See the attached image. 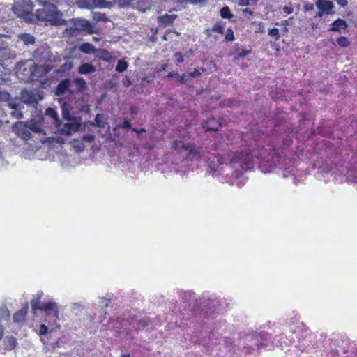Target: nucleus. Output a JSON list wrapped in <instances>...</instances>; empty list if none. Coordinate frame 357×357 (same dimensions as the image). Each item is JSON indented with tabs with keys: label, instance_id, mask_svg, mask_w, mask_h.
<instances>
[{
	"label": "nucleus",
	"instance_id": "f257e3e1",
	"mask_svg": "<svg viewBox=\"0 0 357 357\" xmlns=\"http://www.w3.org/2000/svg\"><path fill=\"white\" fill-rule=\"evenodd\" d=\"M254 158L261 159L264 162H269V158H266V151H261L259 153L253 151L250 153H231L224 158L219 155H213V158H208V167L211 173L213 174L216 172L217 167L219 165L225 163L235 169L234 174L236 177H239L242 172L238 170V168H241L242 171L250 169L251 162Z\"/></svg>",
	"mask_w": 357,
	"mask_h": 357
},
{
	"label": "nucleus",
	"instance_id": "f03ea898",
	"mask_svg": "<svg viewBox=\"0 0 357 357\" xmlns=\"http://www.w3.org/2000/svg\"><path fill=\"white\" fill-rule=\"evenodd\" d=\"M35 3L42 6L36 10V17L39 21L48 22L54 26L67 24V21L61 17L62 12L56 7L54 0H35Z\"/></svg>",
	"mask_w": 357,
	"mask_h": 357
},
{
	"label": "nucleus",
	"instance_id": "7ed1b4c3",
	"mask_svg": "<svg viewBox=\"0 0 357 357\" xmlns=\"http://www.w3.org/2000/svg\"><path fill=\"white\" fill-rule=\"evenodd\" d=\"M173 148L179 153L183 158L190 160H198L201 158L206 159L203 150L195 145H187L183 141H176Z\"/></svg>",
	"mask_w": 357,
	"mask_h": 357
},
{
	"label": "nucleus",
	"instance_id": "20e7f679",
	"mask_svg": "<svg viewBox=\"0 0 357 357\" xmlns=\"http://www.w3.org/2000/svg\"><path fill=\"white\" fill-rule=\"evenodd\" d=\"M34 5L31 0H22L21 1L15 2L13 7V13L18 17L24 20H31V13L33 9Z\"/></svg>",
	"mask_w": 357,
	"mask_h": 357
},
{
	"label": "nucleus",
	"instance_id": "39448f33",
	"mask_svg": "<svg viewBox=\"0 0 357 357\" xmlns=\"http://www.w3.org/2000/svg\"><path fill=\"white\" fill-rule=\"evenodd\" d=\"M70 22L75 26V29H77L78 33H97L100 29L97 23L90 22L84 18H72L70 20Z\"/></svg>",
	"mask_w": 357,
	"mask_h": 357
},
{
	"label": "nucleus",
	"instance_id": "423d86ee",
	"mask_svg": "<svg viewBox=\"0 0 357 357\" xmlns=\"http://www.w3.org/2000/svg\"><path fill=\"white\" fill-rule=\"evenodd\" d=\"M43 99V92L38 89H25L21 92L20 101L22 104L29 105L36 107L39 100Z\"/></svg>",
	"mask_w": 357,
	"mask_h": 357
},
{
	"label": "nucleus",
	"instance_id": "0eeeda50",
	"mask_svg": "<svg viewBox=\"0 0 357 357\" xmlns=\"http://www.w3.org/2000/svg\"><path fill=\"white\" fill-rule=\"evenodd\" d=\"M81 127V119L79 117H73L71 120H68L66 123L61 121L57 125L58 131L64 135L70 136L77 132Z\"/></svg>",
	"mask_w": 357,
	"mask_h": 357
},
{
	"label": "nucleus",
	"instance_id": "6e6552de",
	"mask_svg": "<svg viewBox=\"0 0 357 357\" xmlns=\"http://www.w3.org/2000/svg\"><path fill=\"white\" fill-rule=\"evenodd\" d=\"M17 75L22 79H29L33 74V63L31 61L18 63L16 67Z\"/></svg>",
	"mask_w": 357,
	"mask_h": 357
},
{
	"label": "nucleus",
	"instance_id": "1a4fd4ad",
	"mask_svg": "<svg viewBox=\"0 0 357 357\" xmlns=\"http://www.w3.org/2000/svg\"><path fill=\"white\" fill-rule=\"evenodd\" d=\"M71 82L69 79H64L60 81L56 86L54 94L55 96L61 98L65 96H73L74 93L70 89Z\"/></svg>",
	"mask_w": 357,
	"mask_h": 357
},
{
	"label": "nucleus",
	"instance_id": "9d476101",
	"mask_svg": "<svg viewBox=\"0 0 357 357\" xmlns=\"http://www.w3.org/2000/svg\"><path fill=\"white\" fill-rule=\"evenodd\" d=\"M51 52L48 48L40 47L37 48L33 54V60L39 65L45 63L50 59Z\"/></svg>",
	"mask_w": 357,
	"mask_h": 357
},
{
	"label": "nucleus",
	"instance_id": "9b49d317",
	"mask_svg": "<svg viewBox=\"0 0 357 357\" xmlns=\"http://www.w3.org/2000/svg\"><path fill=\"white\" fill-rule=\"evenodd\" d=\"M13 130L17 136L24 140H28L31 138V133L29 131V126L24 121H17L13 125Z\"/></svg>",
	"mask_w": 357,
	"mask_h": 357
},
{
	"label": "nucleus",
	"instance_id": "f8f14e48",
	"mask_svg": "<svg viewBox=\"0 0 357 357\" xmlns=\"http://www.w3.org/2000/svg\"><path fill=\"white\" fill-rule=\"evenodd\" d=\"M69 308L73 317L76 319L81 320L88 314V311L85 306L79 303H70Z\"/></svg>",
	"mask_w": 357,
	"mask_h": 357
},
{
	"label": "nucleus",
	"instance_id": "ddd939ff",
	"mask_svg": "<svg viewBox=\"0 0 357 357\" xmlns=\"http://www.w3.org/2000/svg\"><path fill=\"white\" fill-rule=\"evenodd\" d=\"M8 105L13 109L10 114L13 117L20 119L24 117L23 109H24V105L19 102L16 100H12L8 102Z\"/></svg>",
	"mask_w": 357,
	"mask_h": 357
},
{
	"label": "nucleus",
	"instance_id": "4468645a",
	"mask_svg": "<svg viewBox=\"0 0 357 357\" xmlns=\"http://www.w3.org/2000/svg\"><path fill=\"white\" fill-rule=\"evenodd\" d=\"M78 50L86 54L93 53H102L107 55V51L105 50L96 48V47L90 43H83L78 46Z\"/></svg>",
	"mask_w": 357,
	"mask_h": 357
},
{
	"label": "nucleus",
	"instance_id": "2eb2a0df",
	"mask_svg": "<svg viewBox=\"0 0 357 357\" xmlns=\"http://www.w3.org/2000/svg\"><path fill=\"white\" fill-rule=\"evenodd\" d=\"M315 6L318 10H321L322 13L326 15H330L334 13L333 8L334 5L332 1L329 0H317Z\"/></svg>",
	"mask_w": 357,
	"mask_h": 357
},
{
	"label": "nucleus",
	"instance_id": "dca6fc26",
	"mask_svg": "<svg viewBox=\"0 0 357 357\" xmlns=\"http://www.w3.org/2000/svg\"><path fill=\"white\" fill-rule=\"evenodd\" d=\"M41 311H44L46 313H49L52 311L54 312L55 318L57 319H59V305L58 303L54 301H50L47 302L43 305Z\"/></svg>",
	"mask_w": 357,
	"mask_h": 357
},
{
	"label": "nucleus",
	"instance_id": "f3484780",
	"mask_svg": "<svg viewBox=\"0 0 357 357\" xmlns=\"http://www.w3.org/2000/svg\"><path fill=\"white\" fill-rule=\"evenodd\" d=\"M43 119L42 116H38L37 120L31 119V121H26V124L29 126V129L30 132L34 133H40L42 132V128L40 126V122Z\"/></svg>",
	"mask_w": 357,
	"mask_h": 357
},
{
	"label": "nucleus",
	"instance_id": "a211bd4d",
	"mask_svg": "<svg viewBox=\"0 0 357 357\" xmlns=\"http://www.w3.org/2000/svg\"><path fill=\"white\" fill-rule=\"evenodd\" d=\"M96 71V67L91 63H82L77 69V72L81 75H88Z\"/></svg>",
	"mask_w": 357,
	"mask_h": 357
},
{
	"label": "nucleus",
	"instance_id": "6ab92c4d",
	"mask_svg": "<svg viewBox=\"0 0 357 357\" xmlns=\"http://www.w3.org/2000/svg\"><path fill=\"white\" fill-rule=\"evenodd\" d=\"M176 17V15L175 14H165L162 16L158 17V22L165 27L173 24Z\"/></svg>",
	"mask_w": 357,
	"mask_h": 357
},
{
	"label": "nucleus",
	"instance_id": "aec40b11",
	"mask_svg": "<svg viewBox=\"0 0 357 357\" xmlns=\"http://www.w3.org/2000/svg\"><path fill=\"white\" fill-rule=\"evenodd\" d=\"M43 296V292L40 291H38L34 298L31 301V305L33 312L35 313L36 310H41L43 305H40V300Z\"/></svg>",
	"mask_w": 357,
	"mask_h": 357
},
{
	"label": "nucleus",
	"instance_id": "412c9836",
	"mask_svg": "<svg viewBox=\"0 0 357 357\" xmlns=\"http://www.w3.org/2000/svg\"><path fill=\"white\" fill-rule=\"evenodd\" d=\"M347 27V22L340 18H338L330 24L329 31H340L341 29H345Z\"/></svg>",
	"mask_w": 357,
	"mask_h": 357
},
{
	"label": "nucleus",
	"instance_id": "4be33fe9",
	"mask_svg": "<svg viewBox=\"0 0 357 357\" xmlns=\"http://www.w3.org/2000/svg\"><path fill=\"white\" fill-rule=\"evenodd\" d=\"M27 308H28V303H26V307L24 309H22L17 312H15L13 315V321L16 323H19L24 320L26 314H27Z\"/></svg>",
	"mask_w": 357,
	"mask_h": 357
},
{
	"label": "nucleus",
	"instance_id": "5701e85b",
	"mask_svg": "<svg viewBox=\"0 0 357 357\" xmlns=\"http://www.w3.org/2000/svg\"><path fill=\"white\" fill-rule=\"evenodd\" d=\"M17 344L16 339L13 336H6L3 340V345L6 349L12 350Z\"/></svg>",
	"mask_w": 357,
	"mask_h": 357
},
{
	"label": "nucleus",
	"instance_id": "b1692460",
	"mask_svg": "<svg viewBox=\"0 0 357 357\" xmlns=\"http://www.w3.org/2000/svg\"><path fill=\"white\" fill-rule=\"evenodd\" d=\"M59 100L61 103V108L62 111V116L64 119L66 121L71 120L73 117L70 116L69 110H68V105L66 101H64L63 102H61V99L59 98Z\"/></svg>",
	"mask_w": 357,
	"mask_h": 357
},
{
	"label": "nucleus",
	"instance_id": "393cba45",
	"mask_svg": "<svg viewBox=\"0 0 357 357\" xmlns=\"http://www.w3.org/2000/svg\"><path fill=\"white\" fill-rule=\"evenodd\" d=\"M19 38L24 45H33L35 43V37L29 33L21 34Z\"/></svg>",
	"mask_w": 357,
	"mask_h": 357
},
{
	"label": "nucleus",
	"instance_id": "a878e982",
	"mask_svg": "<svg viewBox=\"0 0 357 357\" xmlns=\"http://www.w3.org/2000/svg\"><path fill=\"white\" fill-rule=\"evenodd\" d=\"M45 115L52 118L54 119L55 123L56 124V126L61 121V120L59 119V118L58 116L57 112L56 111L55 109H54L52 107H48L45 110Z\"/></svg>",
	"mask_w": 357,
	"mask_h": 357
},
{
	"label": "nucleus",
	"instance_id": "bb28decb",
	"mask_svg": "<svg viewBox=\"0 0 357 357\" xmlns=\"http://www.w3.org/2000/svg\"><path fill=\"white\" fill-rule=\"evenodd\" d=\"M74 84L78 91H83L86 87V82L82 77H77L74 79Z\"/></svg>",
	"mask_w": 357,
	"mask_h": 357
},
{
	"label": "nucleus",
	"instance_id": "cd10ccee",
	"mask_svg": "<svg viewBox=\"0 0 357 357\" xmlns=\"http://www.w3.org/2000/svg\"><path fill=\"white\" fill-rule=\"evenodd\" d=\"M208 125L207 126H204L208 130H218V128L221 126V123L218 122L215 119H211L207 123Z\"/></svg>",
	"mask_w": 357,
	"mask_h": 357
},
{
	"label": "nucleus",
	"instance_id": "c85d7f7f",
	"mask_svg": "<svg viewBox=\"0 0 357 357\" xmlns=\"http://www.w3.org/2000/svg\"><path fill=\"white\" fill-rule=\"evenodd\" d=\"M220 15L222 18L231 19L233 15L231 13L230 9L228 6H224L220 9Z\"/></svg>",
	"mask_w": 357,
	"mask_h": 357
},
{
	"label": "nucleus",
	"instance_id": "c756f323",
	"mask_svg": "<svg viewBox=\"0 0 357 357\" xmlns=\"http://www.w3.org/2000/svg\"><path fill=\"white\" fill-rule=\"evenodd\" d=\"M128 64L123 60H119L116 66V70L119 73H123L128 68Z\"/></svg>",
	"mask_w": 357,
	"mask_h": 357
},
{
	"label": "nucleus",
	"instance_id": "7c9ffc66",
	"mask_svg": "<svg viewBox=\"0 0 357 357\" xmlns=\"http://www.w3.org/2000/svg\"><path fill=\"white\" fill-rule=\"evenodd\" d=\"M104 115L102 114H97L95 117V122L92 123V125L99 128L104 127V123H102Z\"/></svg>",
	"mask_w": 357,
	"mask_h": 357
},
{
	"label": "nucleus",
	"instance_id": "2f4dec72",
	"mask_svg": "<svg viewBox=\"0 0 357 357\" xmlns=\"http://www.w3.org/2000/svg\"><path fill=\"white\" fill-rule=\"evenodd\" d=\"M92 17L96 22L106 21L107 17L104 13L100 12H92Z\"/></svg>",
	"mask_w": 357,
	"mask_h": 357
},
{
	"label": "nucleus",
	"instance_id": "473e14b6",
	"mask_svg": "<svg viewBox=\"0 0 357 357\" xmlns=\"http://www.w3.org/2000/svg\"><path fill=\"white\" fill-rule=\"evenodd\" d=\"M337 43L342 47H346L349 45V43L347 40V38L344 36H340L339 37L337 40H336Z\"/></svg>",
	"mask_w": 357,
	"mask_h": 357
},
{
	"label": "nucleus",
	"instance_id": "72a5a7b5",
	"mask_svg": "<svg viewBox=\"0 0 357 357\" xmlns=\"http://www.w3.org/2000/svg\"><path fill=\"white\" fill-rule=\"evenodd\" d=\"M109 299L105 297H99L98 298V305L101 307H106L108 306Z\"/></svg>",
	"mask_w": 357,
	"mask_h": 357
},
{
	"label": "nucleus",
	"instance_id": "f704fd0d",
	"mask_svg": "<svg viewBox=\"0 0 357 357\" xmlns=\"http://www.w3.org/2000/svg\"><path fill=\"white\" fill-rule=\"evenodd\" d=\"M268 36L273 37L275 40H278L280 38L279 29L278 28H272L268 30Z\"/></svg>",
	"mask_w": 357,
	"mask_h": 357
},
{
	"label": "nucleus",
	"instance_id": "c9c22d12",
	"mask_svg": "<svg viewBox=\"0 0 357 357\" xmlns=\"http://www.w3.org/2000/svg\"><path fill=\"white\" fill-rule=\"evenodd\" d=\"M65 33L70 36H75L79 33L77 29H75V26L73 25L71 27L67 28Z\"/></svg>",
	"mask_w": 357,
	"mask_h": 357
},
{
	"label": "nucleus",
	"instance_id": "e433bc0d",
	"mask_svg": "<svg viewBox=\"0 0 357 357\" xmlns=\"http://www.w3.org/2000/svg\"><path fill=\"white\" fill-rule=\"evenodd\" d=\"M225 40L227 41H233L234 40V33L231 29H227Z\"/></svg>",
	"mask_w": 357,
	"mask_h": 357
},
{
	"label": "nucleus",
	"instance_id": "4c0bfd02",
	"mask_svg": "<svg viewBox=\"0 0 357 357\" xmlns=\"http://www.w3.org/2000/svg\"><path fill=\"white\" fill-rule=\"evenodd\" d=\"M98 54L96 55V57L98 58L99 59L105 61H109V53L108 52H107V55L102 54V53H98Z\"/></svg>",
	"mask_w": 357,
	"mask_h": 357
},
{
	"label": "nucleus",
	"instance_id": "58836bf2",
	"mask_svg": "<svg viewBox=\"0 0 357 357\" xmlns=\"http://www.w3.org/2000/svg\"><path fill=\"white\" fill-rule=\"evenodd\" d=\"M122 84L125 87H129L131 85V81L127 76L123 78Z\"/></svg>",
	"mask_w": 357,
	"mask_h": 357
},
{
	"label": "nucleus",
	"instance_id": "ea45409f",
	"mask_svg": "<svg viewBox=\"0 0 357 357\" xmlns=\"http://www.w3.org/2000/svg\"><path fill=\"white\" fill-rule=\"evenodd\" d=\"M213 30L214 31L218 32V33H222L223 31H224V28H223V26L222 25L215 24L213 26Z\"/></svg>",
	"mask_w": 357,
	"mask_h": 357
},
{
	"label": "nucleus",
	"instance_id": "a19ab883",
	"mask_svg": "<svg viewBox=\"0 0 357 357\" xmlns=\"http://www.w3.org/2000/svg\"><path fill=\"white\" fill-rule=\"evenodd\" d=\"M200 75H201V73H200V72H199V70L198 69H197V68H195V69L193 70V71H192V72H190V73H189L188 74V75L189 77H197V76H199Z\"/></svg>",
	"mask_w": 357,
	"mask_h": 357
},
{
	"label": "nucleus",
	"instance_id": "79ce46f5",
	"mask_svg": "<svg viewBox=\"0 0 357 357\" xmlns=\"http://www.w3.org/2000/svg\"><path fill=\"white\" fill-rule=\"evenodd\" d=\"M47 330H48L47 327L44 324H42L40 326L39 333L42 335H45L47 333Z\"/></svg>",
	"mask_w": 357,
	"mask_h": 357
},
{
	"label": "nucleus",
	"instance_id": "37998d69",
	"mask_svg": "<svg viewBox=\"0 0 357 357\" xmlns=\"http://www.w3.org/2000/svg\"><path fill=\"white\" fill-rule=\"evenodd\" d=\"M121 127L124 129L130 128L131 127V123H130V121H128V119H125L122 122Z\"/></svg>",
	"mask_w": 357,
	"mask_h": 357
},
{
	"label": "nucleus",
	"instance_id": "c03bdc74",
	"mask_svg": "<svg viewBox=\"0 0 357 357\" xmlns=\"http://www.w3.org/2000/svg\"><path fill=\"white\" fill-rule=\"evenodd\" d=\"M282 10L287 15L291 14L293 12V9L290 6H284L282 8Z\"/></svg>",
	"mask_w": 357,
	"mask_h": 357
},
{
	"label": "nucleus",
	"instance_id": "a18cd8bd",
	"mask_svg": "<svg viewBox=\"0 0 357 357\" xmlns=\"http://www.w3.org/2000/svg\"><path fill=\"white\" fill-rule=\"evenodd\" d=\"M189 77L188 75L183 74L179 77L178 82L180 84H185L186 82V77Z\"/></svg>",
	"mask_w": 357,
	"mask_h": 357
},
{
	"label": "nucleus",
	"instance_id": "49530a36",
	"mask_svg": "<svg viewBox=\"0 0 357 357\" xmlns=\"http://www.w3.org/2000/svg\"><path fill=\"white\" fill-rule=\"evenodd\" d=\"M95 139V137L91 135H86L84 136L83 139L88 142H92Z\"/></svg>",
	"mask_w": 357,
	"mask_h": 357
},
{
	"label": "nucleus",
	"instance_id": "de8ad7c7",
	"mask_svg": "<svg viewBox=\"0 0 357 357\" xmlns=\"http://www.w3.org/2000/svg\"><path fill=\"white\" fill-rule=\"evenodd\" d=\"M314 9V5L312 3H307L305 5V10L309 11Z\"/></svg>",
	"mask_w": 357,
	"mask_h": 357
},
{
	"label": "nucleus",
	"instance_id": "09e8293b",
	"mask_svg": "<svg viewBox=\"0 0 357 357\" xmlns=\"http://www.w3.org/2000/svg\"><path fill=\"white\" fill-rule=\"evenodd\" d=\"M249 53L248 51H245V50H243L241 51L239 54H238V57L239 59H243Z\"/></svg>",
	"mask_w": 357,
	"mask_h": 357
},
{
	"label": "nucleus",
	"instance_id": "8fccbe9b",
	"mask_svg": "<svg viewBox=\"0 0 357 357\" xmlns=\"http://www.w3.org/2000/svg\"><path fill=\"white\" fill-rule=\"evenodd\" d=\"M187 1H189L190 3H191L192 4H197L199 3L205 1L206 0H187Z\"/></svg>",
	"mask_w": 357,
	"mask_h": 357
},
{
	"label": "nucleus",
	"instance_id": "3c124183",
	"mask_svg": "<svg viewBox=\"0 0 357 357\" xmlns=\"http://www.w3.org/2000/svg\"><path fill=\"white\" fill-rule=\"evenodd\" d=\"M4 335V328L3 326L0 325V340L2 339Z\"/></svg>",
	"mask_w": 357,
	"mask_h": 357
},
{
	"label": "nucleus",
	"instance_id": "603ef678",
	"mask_svg": "<svg viewBox=\"0 0 357 357\" xmlns=\"http://www.w3.org/2000/svg\"><path fill=\"white\" fill-rule=\"evenodd\" d=\"M324 15H326L324 13H322L321 10H319V12L316 14V17H321Z\"/></svg>",
	"mask_w": 357,
	"mask_h": 357
},
{
	"label": "nucleus",
	"instance_id": "864d4df0",
	"mask_svg": "<svg viewBox=\"0 0 357 357\" xmlns=\"http://www.w3.org/2000/svg\"><path fill=\"white\" fill-rule=\"evenodd\" d=\"M133 131L136 132L137 133H140L142 132H145V130L144 129L138 130L137 128H133Z\"/></svg>",
	"mask_w": 357,
	"mask_h": 357
},
{
	"label": "nucleus",
	"instance_id": "5fc2aeb1",
	"mask_svg": "<svg viewBox=\"0 0 357 357\" xmlns=\"http://www.w3.org/2000/svg\"><path fill=\"white\" fill-rule=\"evenodd\" d=\"M4 70H5V67L3 66V65L1 63H0V73H2Z\"/></svg>",
	"mask_w": 357,
	"mask_h": 357
},
{
	"label": "nucleus",
	"instance_id": "6e6d98bb",
	"mask_svg": "<svg viewBox=\"0 0 357 357\" xmlns=\"http://www.w3.org/2000/svg\"><path fill=\"white\" fill-rule=\"evenodd\" d=\"M121 357H130L129 354H123L121 355Z\"/></svg>",
	"mask_w": 357,
	"mask_h": 357
},
{
	"label": "nucleus",
	"instance_id": "4d7b16f0",
	"mask_svg": "<svg viewBox=\"0 0 357 357\" xmlns=\"http://www.w3.org/2000/svg\"><path fill=\"white\" fill-rule=\"evenodd\" d=\"M3 312L6 314V316H7V317H8V316H9V312H8V310H5L3 311Z\"/></svg>",
	"mask_w": 357,
	"mask_h": 357
},
{
	"label": "nucleus",
	"instance_id": "13d9d810",
	"mask_svg": "<svg viewBox=\"0 0 357 357\" xmlns=\"http://www.w3.org/2000/svg\"><path fill=\"white\" fill-rule=\"evenodd\" d=\"M168 76H169V77L177 76V74L169 73Z\"/></svg>",
	"mask_w": 357,
	"mask_h": 357
},
{
	"label": "nucleus",
	"instance_id": "bf43d9fd",
	"mask_svg": "<svg viewBox=\"0 0 357 357\" xmlns=\"http://www.w3.org/2000/svg\"><path fill=\"white\" fill-rule=\"evenodd\" d=\"M257 347L258 349H259L261 347H263V344L261 343L260 344L257 343Z\"/></svg>",
	"mask_w": 357,
	"mask_h": 357
},
{
	"label": "nucleus",
	"instance_id": "052dcab7",
	"mask_svg": "<svg viewBox=\"0 0 357 357\" xmlns=\"http://www.w3.org/2000/svg\"><path fill=\"white\" fill-rule=\"evenodd\" d=\"M242 1V4H248V1H246V2H244V0H241Z\"/></svg>",
	"mask_w": 357,
	"mask_h": 357
},
{
	"label": "nucleus",
	"instance_id": "680f3d73",
	"mask_svg": "<svg viewBox=\"0 0 357 357\" xmlns=\"http://www.w3.org/2000/svg\"><path fill=\"white\" fill-rule=\"evenodd\" d=\"M251 349V347H248V351H250V349Z\"/></svg>",
	"mask_w": 357,
	"mask_h": 357
}]
</instances>
